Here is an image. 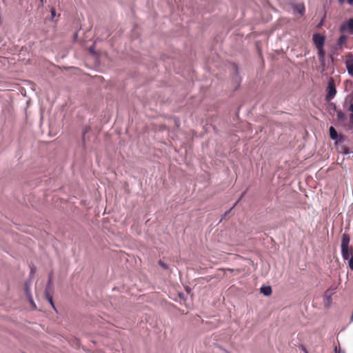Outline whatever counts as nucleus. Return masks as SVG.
I'll return each mask as SVG.
<instances>
[{"instance_id":"f257e3e1","label":"nucleus","mask_w":353,"mask_h":353,"mask_svg":"<svg viewBox=\"0 0 353 353\" xmlns=\"http://www.w3.org/2000/svg\"><path fill=\"white\" fill-rule=\"evenodd\" d=\"M350 103L347 110L350 112L348 120L346 119L344 121L339 122L343 128L347 131H352L353 130V92L348 94L343 101V106Z\"/></svg>"},{"instance_id":"f03ea898","label":"nucleus","mask_w":353,"mask_h":353,"mask_svg":"<svg viewBox=\"0 0 353 353\" xmlns=\"http://www.w3.org/2000/svg\"><path fill=\"white\" fill-rule=\"evenodd\" d=\"M325 100L327 102L332 101L337 93L336 86L335 81L332 77L329 78L327 81V85L325 89Z\"/></svg>"},{"instance_id":"7ed1b4c3","label":"nucleus","mask_w":353,"mask_h":353,"mask_svg":"<svg viewBox=\"0 0 353 353\" xmlns=\"http://www.w3.org/2000/svg\"><path fill=\"white\" fill-rule=\"evenodd\" d=\"M327 110L330 114L334 115V112H336V120L338 122L344 121L346 119L345 113L341 109H338L336 103L330 102L327 105Z\"/></svg>"},{"instance_id":"20e7f679","label":"nucleus","mask_w":353,"mask_h":353,"mask_svg":"<svg viewBox=\"0 0 353 353\" xmlns=\"http://www.w3.org/2000/svg\"><path fill=\"white\" fill-rule=\"evenodd\" d=\"M329 134L330 139L334 141L336 145L343 143L347 139L345 135L338 133L335 128L332 125L329 128Z\"/></svg>"},{"instance_id":"39448f33","label":"nucleus","mask_w":353,"mask_h":353,"mask_svg":"<svg viewBox=\"0 0 353 353\" xmlns=\"http://www.w3.org/2000/svg\"><path fill=\"white\" fill-rule=\"evenodd\" d=\"M339 31L342 33L353 35V17L344 21L339 27Z\"/></svg>"},{"instance_id":"423d86ee","label":"nucleus","mask_w":353,"mask_h":353,"mask_svg":"<svg viewBox=\"0 0 353 353\" xmlns=\"http://www.w3.org/2000/svg\"><path fill=\"white\" fill-rule=\"evenodd\" d=\"M336 288L330 287L328 289H327L323 294V299L326 301L325 303V307L329 308L332 303V296L335 293Z\"/></svg>"},{"instance_id":"0eeeda50","label":"nucleus","mask_w":353,"mask_h":353,"mask_svg":"<svg viewBox=\"0 0 353 353\" xmlns=\"http://www.w3.org/2000/svg\"><path fill=\"white\" fill-rule=\"evenodd\" d=\"M312 41L316 48L324 47L325 37L320 33H314L312 35Z\"/></svg>"},{"instance_id":"6e6552de","label":"nucleus","mask_w":353,"mask_h":353,"mask_svg":"<svg viewBox=\"0 0 353 353\" xmlns=\"http://www.w3.org/2000/svg\"><path fill=\"white\" fill-rule=\"evenodd\" d=\"M345 65L348 74L351 77H353V56L351 53H349L347 55Z\"/></svg>"},{"instance_id":"1a4fd4ad","label":"nucleus","mask_w":353,"mask_h":353,"mask_svg":"<svg viewBox=\"0 0 353 353\" xmlns=\"http://www.w3.org/2000/svg\"><path fill=\"white\" fill-rule=\"evenodd\" d=\"M24 288H25L26 294L27 297L28 298L30 303L35 306V304L33 301V299H32L31 292H30V279L25 282Z\"/></svg>"},{"instance_id":"9d476101","label":"nucleus","mask_w":353,"mask_h":353,"mask_svg":"<svg viewBox=\"0 0 353 353\" xmlns=\"http://www.w3.org/2000/svg\"><path fill=\"white\" fill-rule=\"evenodd\" d=\"M353 254L352 248H341V254L344 260H350V255Z\"/></svg>"},{"instance_id":"9b49d317","label":"nucleus","mask_w":353,"mask_h":353,"mask_svg":"<svg viewBox=\"0 0 353 353\" xmlns=\"http://www.w3.org/2000/svg\"><path fill=\"white\" fill-rule=\"evenodd\" d=\"M350 241V238L349 234H347V233H344L342 235L341 248H348L349 247Z\"/></svg>"},{"instance_id":"f8f14e48","label":"nucleus","mask_w":353,"mask_h":353,"mask_svg":"<svg viewBox=\"0 0 353 353\" xmlns=\"http://www.w3.org/2000/svg\"><path fill=\"white\" fill-rule=\"evenodd\" d=\"M260 291L265 296H270L272 292V288L270 285H263L260 288Z\"/></svg>"},{"instance_id":"ddd939ff","label":"nucleus","mask_w":353,"mask_h":353,"mask_svg":"<svg viewBox=\"0 0 353 353\" xmlns=\"http://www.w3.org/2000/svg\"><path fill=\"white\" fill-rule=\"evenodd\" d=\"M52 272H51L49 274V275H48V283H47L46 288H45V294H46V293H50V291L52 288Z\"/></svg>"},{"instance_id":"4468645a","label":"nucleus","mask_w":353,"mask_h":353,"mask_svg":"<svg viewBox=\"0 0 353 353\" xmlns=\"http://www.w3.org/2000/svg\"><path fill=\"white\" fill-rule=\"evenodd\" d=\"M232 69L234 70V74H235V80L239 82V84L241 81V79L239 77V66L236 63H232Z\"/></svg>"},{"instance_id":"2eb2a0df","label":"nucleus","mask_w":353,"mask_h":353,"mask_svg":"<svg viewBox=\"0 0 353 353\" xmlns=\"http://www.w3.org/2000/svg\"><path fill=\"white\" fill-rule=\"evenodd\" d=\"M347 39V37L345 34H341L339 37L337 42L336 43V47H339V46H342L346 41Z\"/></svg>"},{"instance_id":"dca6fc26","label":"nucleus","mask_w":353,"mask_h":353,"mask_svg":"<svg viewBox=\"0 0 353 353\" xmlns=\"http://www.w3.org/2000/svg\"><path fill=\"white\" fill-rule=\"evenodd\" d=\"M245 192H242V193H241V196H240L239 199L235 202V203L233 205V206H232V207H231L228 210H227V211L224 213V214H223V217H226V216H227L230 213V212L232 210V209H234V208H235V206L237 205V203H238L240 199H241L244 196V195H245Z\"/></svg>"},{"instance_id":"f3484780","label":"nucleus","mask_w":353,"mask_h":353,"mask_svg":"<svg viewBox=\"0 0 353 353\" xmlns=\"http://www.w3.org/2000/svg\"><path fill=\"white\" fill-rule=\"evenodd\" d=\"M45 296H46V299L48 300V301L49 302V303H50V305L52 306V307L55 311H57V309H56V307H55L54 303V301H53L52 297V296L50 294V293H46V294H45Z\"/></svg>"},{"instance_id":"a211bd4d","label":"nucleus","mask_w":353,"mask_h":353,"mask_svg":"<svg viewBox=\"0 0 353 353\" xmlns=\"http://www.w3.org/2000/svg\"><path fill=\"white\" fill-rule=\"evenodd\" d=\"M305 6L303 4H299L297 6H296V9H295V11L300 14H303L304 12H305Z\"/></svg>"},{"instance_id":"6ab92c4d","label":"nucleus","mask_w":353,"mask_h":353,"mask_svg":"<svg viewBox=\"0 0 353 353\" xmlns=\"http://www.w3.org/2000/svg\"><path fill=\"white\" fill-rule=\"evenodd\" d=\"M318 57L325 56V50L324 47L316 48Z\"/></svg>"},{"instance_id":"aec40b11","label":"nucleus","mask_w":353,"mask_h":353,"mask_svg":"<svg viewBox=\"0 0 353 353\" xmlns=\"http://www.w3.org/2000/svg\"><path fill=\"white\" fill-rule=\"evenodd\" d=\"M341 152L343 154H344V155H347V154H351L352 152V151H350V150L347 147H346V146H343V147L341 148Z\"/></svg>"},{"instance_id":"412c9836","label":"nucleus","mask_w":353,"mask_h":353,"mask_svg":"<svg viewBox=\"0 0 353 353\" xmlns=\"http://www.w3.org/2000/svg\"><path fill=\"white\" fill-rule=\"evenodd\" d=\"M89 52L93 56H97V52L95 51V43H93L89 47Z\"/></svg>"},{"instance_id":"4be33fe9","label":"nucleus","mask_w":353,"mask_h":353,"mask_svg":"<svg viewBox=\"0 0 353 353\" xmlns=\"http://www.w3.org/2000/svg\"><path fill=\"white\" fill-rule=\"evenodd\" d=\"M158 264L164 270L169 269V265L167 263H164L162 260H159Z\"/></svg>"},{"instance_id":"5701e85b","label":"nucleus","mask_w":353,"mask_h":353,"mask_svg":"<svg viewBox=\"0 0 353 353\" xmlns=\"http://www.w3.org/2000/svg\"><path fill=\"white\" fill-rule=\"evenodd\" d=\"M338 1L340 4H343L345 3V0H338ZM347 2L350 6H353V0H347Z\"/></svg>"},{"instance_id":"b1692460","label":"nucleus","mask_w":353,"mask_h":353,"mask_svg":"<svg viewBox=\"0 0 353 353\" xmlns=\"http://www.w3.org/2000/svg\"><path fill=\"white\" fill-rule=\"evenodd\" d=\"M349 267L353 270V256L349 260Z\"/></svg>"},{"instance_id":"393cba45","label":"nucleus","mask_w":353,"mask_h":353,"mask_svg":"<svg viewBox=\"0 0 353 353\" xmlns=\"http://www.w3.org/2000/svg\"><path fill=\"white\" fill-rule=\"evenodd\" d=\"M320 64H321V68H323V71H325V68H326V63H325V61H324V62H321V63H320Z\"/></svg>"},{"instance_id":"a878e982","label":"nucleus","mask_w":353,"mask_h":353,"mask_svg":"<svg viewBox=\"0 0 353 353\" xmlns=\"http://www.w3.org/2000/svg\"><path fill=\"white\" fill-rule=\"evenodd\" d=\"M319 62H324L325 61V56L319 57Z\"/></svg>"},{"instance_id":"bb28decb","label":"nucleus","mask_w":353,"mask_h":353,"mask_svg":"<svg viewBox=\"0 0 353 353\" xmlns=\"http://www.w3.org/2000/svg\"><path fill=\"white\" fill-rule=\"evenodd\" d=\"M50 12H51L52 18H54L56 16L55 10H54V9L51 10Z\"/></svg>"},{"instance_id":"cd10ccee","label":"nucleus","mask_w":353,"mask_h":353,"mask_svg":"<svg viewBox=\"0 0 353 353\" xmlns=\"http://www.w3.org/2000/svg\"><path fill=\"white\" fill-rule=\"evenodd\" d=\"M335 353H345L343 351H341L340 349H338L336 347L334 349Z\"/></svg>"},{"instance_id":"c85d7f7f","label":"nucleus","mask_w":353,"mask_h":353,"mask_svg":"<svg viewBox=\"0 0 353 353\" xmlns=\"http://www.w3.org/2000/svg\"><path fill=\"white\" fill-rule=\"evenodd\" d=\"M34 272H35V268L32 267L30 268V276L33 275L34 274Z\"/></svg>"},{"instance_id":"c756f323","label":"nucleus","mask_w":353,"mask_h":353,"mask_svg":"<svg viewBox=\"0 0 353 353\" xmlns=\"http://www.w3.org/2000/svg\"><path fill=\"white\" fill-rule=\"evenodd\" d=\"M329 58H330V59L331 62H334V56H333V54H330V55H329Z\"/></svg>"},{"instance_id":"7c9ffc66","label":"nucleus","mask_w":353,"mask_h":353,"mask_svg":"<svg viewBox=\"0 0 353 353\" xmlns=\"http://www.w3.org/2000/svg\"><path fill=\"white\" fill-rule=\"evenodd\" d=\"M302 349H303V350L304 351L305 353H308L307 350L305 347H302Z\"/></svg>"}]
</instances>
